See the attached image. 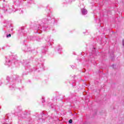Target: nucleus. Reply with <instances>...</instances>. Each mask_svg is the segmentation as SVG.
<instances>
[{
	"label": "nucleus",
	"mask_w": 124,
	"mask_h": 124,
	"mask_svg": "<svg viewBox=\"0 0 124 124\" xmlns=\"http://www.w3.org/2000/svg\"><path fill=\"white\" fill-rule=\"evenodd\" d=\"M8 65H10V64H8Z\"/></svg>",
	"instance_id": "9d476101"
},
{
	"label": "nucleus",
	"mask_w": 124,
	"mask_h": 124,
	"mask_svg": "<svg viewBox=\"0 0 124 124\" xmlns=\"http://www.w3.org/2000/svg\"><path fill=\"white\" fill-rule=\"evenodd\" d=\"M10 62H11V61H10V60H9V61H8V63H10Z\"/></svg>",
	"instance_id": "0eeeda50"
},
{
	"label": "nucleus",
	"mask_w": 124,
	"mask_h": 124,
	"mask_svg": "<svg viewBox=\"0 0 124 124\" xmlns=\"http://www.w3.org/2000/svg\"><path fill=\"white\" fill-rule=\"evenodd\" d=\"M81 10L82 15H86L88 13V11L86 9H82Z\"/></svg>",
	"instance_id": "f257e3e1"
},
{
	"label": "nucleus",
	"mask_w": 124,
	"mask_h": 124,
	"mask_svg": "<svg viewBox=\"0 0 124 124\" xmlns=\"http://www.w3.org/2000/svg\"><path fill=\"white\" fill-rule=\"evenodd\" d=\"M114 65H112V67H114Z\"/></svg>",
	"instance_id": "1a4fd4ad"
},
{
	"label": "nucleus",
	"mask_w": 124,
	"mask_h": 124,
	"mask_svg": "<svg viewBox=\"0 0 124 124\" xmlns=\"http://www.w3.org/2000/svg\"><path fill=\"white\" fill-rule=\"evenodd\" d=\"M72 68H73V67H74V66L72 65Z\"/></svg>",
	"instance_id": "6e6552de"
},
{
	"label": "nucleus",
	"mask_w": 124,
	"mask_h": 124,
	"mask_svg": "<svg viewBox=\"0 0 124 124\" xmlns=\"http://www.w3.org/2000/svg\"><path fill=\"white\" fill-rule=\"evenodd\" d=\"M72 123V119H70L69 121V124H71Z\"/></svg>",
	"instance_id": "39448f33"
},
{
	"label": "nucleus",
	"mask_w": 124,
	"mask_h": 124,
	"mask_svg": "<svg viewBox=\"0 0 124 124\" xmlns=\"http://www.w3.org/2000/svg\"><path fill=\"white\" fill-rule=\"evenodd\" d=\"M7 37H11V34H9L8 35H7Z\"/></svg>",
	"instance_id": "20e7f679"
},
{
	"label": "nucleus",
	"mask_w": 124,
	"mask_h": 124,
	"mask_svg": "<svg viewBox=\"0 0 124 124\" xmlns=\"http://www.w3.org/2000/svg\"><path fill=\"white\" fill-rule=\"evenodd\" d=\"M72 0H71V1H72Z\"/></svg>",
	"instance_id": "9b49d317"
},
{
	"label": "nucleus",
	"mask_w": 124,
	"mask_h": 124,
	"mask_svg": "<svg viewBox=\"0 0 124 124\" xmlns=\"http://www.w3.org/2000/svg\"><path fill=\"white\" fill-rule=\"evenodd\" d=\"M25 52H31V47H26Z\"/></svg>",
	"instance_id": "f03ea898"
},
{
	"label": "nucleus",
	"mask_w": 124,
	"mask_h": 124,
	"mask_svg": "<svg viewBox=\"0 0 124 124\" xmlns=\"http://www.w3.org/2000/svg\"><path fill=\"white\" fill-rule=\"evenodd\" d=\"M23 64H24V65H26V64H28V63H27L26 62H24L23 63Z\"/></svg>",
	"instance_id": "423d86ee"
},
{
	"label": "nucleus",
	"mask_w": 124,
	"mask_h": 124,
	"mask_svg": "<svg viewBox=\"0 0 124 124\" xmlns=\"http://www.w3.org/2000/svg\"><path fill=\"white\" fill-rule=\"evenodd\" d=\"M3 1H5V0H3Z\"/></svg>",
	"instance_id": "f8f14e48"
},
{
	"label": "nucleus",
	"mask_w": 124,
	"mask_h": 124,
	"mask_svg": "<svg viewBox=\"0 0 124 124\" xmlns=\"http://www.w3.org/2000/svg\"><path fill=\"white\" fill-rule=\"evenodd\" d=\"M2 10H3L4 13H5L6 11H7V9L6 8H3Z\"/></svg>",
	"instance_id": "7ed1b4c3"
},
{
	"label": "nucleus",
	"mask_w": 124,
	"mask_h": 124,
	"mask_svg": "<svg viewBox=\"0 0 124 124\" xmlns=\"http://www.w3.org/2000/svg\"><path fill=\"white\" fill-rule=\"evenodd\" d=\"M60 50V48L58 49V51Z\"/></svg>",
	"instance_id": "ddd939ff"
}]
</instances>
